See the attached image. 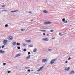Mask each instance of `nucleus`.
<instances>
[{
  "label": "nucleus",
  "instance_id": "f257e3e1",
  "mask_svg": "<svg viewBox=\"0 0 75 75\" xmlns=\"http://www.w3.org/2000/svg\"><path fill=\"white\" fill-rule=\"evenodd\" d=\"M57 59H54L51 60V61L50 64H54V63L55 62H54V61H57Z\"/></svg>",
  "mask_w": 75,
  "mask_h": 75
},
{
  "label": "nucleus",
  "instance_id": "f03ea898",
  "mask_svg": "<svg viewBox=\"0 0 75 75\" xmlns=\"http://www.w3.org/2000/svg\"><path fill=\"white\" fill-rule=\"evenodd\" d=\"M7 42H8V41L6 40H5L3 41V43L4 45H6L7 44Z\"/></svg>",
  "mask_w": 75,
  "mask_h": 75
},
{
  "label": "nucleus",
  "instance_id": "7ed1b4c3",
  "mask_svg": "<svg viewBox=\"0 0 75 75\" xmlns=\"http://www.w3.org/2000/svg\"><path fill=\"white\" fill-rule=\"evenodd\" d=\"M8 40H9L11 41L13 39V36H10L8 38Z\"/></svg>",
  "mask_w": 75,
  "mask_h": 75
},
{
  "label": "nucleus",
  "instance_id": "20e7f679",
  "mask_svg": "<svg viewBox=\"0 0 75 75\" xmlns=\"http://www.w3.org/2000/svg\"><path fill=\"white\" fill-rule=\"evenodd\" d=\"M47 61H48V59H46L42 60V62H43V63L46 62Z\"/></svg>",
  "mask_w": 75,
  "mask_h": 75
},
{
  "label": "nucleus",
  "instance_id": "39448f33",
  "mask_svg": "<svg viewBox=\"0 0 75 75\" xmlns=\"http://www.w3.org/2000/svg\"><path fill=\"white\" fill-rule=\"evenodd\" d=\"M44 24H51V22H46L44 23Z\"/></svg>",
  "mask_w": 75,
  "mask_h": 75
},
{
  "label": "nucleus",
  "instance_id": "423d86ee",
  "mask_svg": "<svg viewBox=\"0 0 75 75\" xmlns=\"http://www.w3.org/2000/svg\"><path fill=\"white\" fill-rule=\"evenodd\" d=\"M65 71H68L69 69H70V67H69L67 69V67L65 68Z\"/></svg>",
  "mask_w": 75,
  "mask_h": 75
},
{
  "label": "nucleus",
  "instance_id": "0eeeda50",
  "mask_svg": "<svg viewBox=\"0 0 75 75\" xmlns=\"http://www.w3.org/2000/svg\"><path fill=\"white\" fill-rule=\"evenodd\" d=\"M42 40H43V41H48V38H45L42 39Z\"/></svg>",
  "mask_w": 75,
  "mask_h": 75
},
{
  "label": "nucleus",
  "instance_id": "6e6552de",
  "mask_svg": "<svg viewBox=\"0 0 75 75\" xmlns=\"http://www.w3.org/2000/svg\"><path fill=\"white\" fill-rule=\"evenodd\" d=\"M31 57V55H29L27 56V57L25 59L26 60H28V59H30V58Z\"/></svg>",
  "mask_w": 75,
  "mask_h": 75
},
{
  "label": "nucleus",
  "instance_id": "1a4fd4ad",
  "mask_svg": "<svg viewBox=\"0 0 75 75\" xmlns=\"http://www.w3.org/2000/svg\"><path fill=\"white\" fill-rule=\"evenodd\" d=\"M6 52L3 50H0V53L1 54H4Z\"/></svg>",
  "mask_w": 75,
  "mask_h": 75
},
{
  "label": "nucleus",
  "instance_id": "9d476101",
  "mask_svg": "<svg viewBox=\"0 0 75 75\" xmlns=\"http://www.w3.org/2000/svg\"><path fill=\"white\" fill-rule=\"evenodd\" d=\"M44 68V67L43 66H42V67L40 68L37 71L38 72H39V71H40V70H42V68Z\"/></svg>",
  "mask_w": 75,
  "mask_h": 75
},
{
  "label": "nucleus",
  "instance_id": "9b49d317",
  "mask_svg": "<svg viewBox=\"0 0 75 75\" xmlns=\"http://www.w3.org/2000/svg\"><path fill=\"white\" fill-rule=\"evenodd\" d=\"M21 54L20 53L18 54H16V55L15 56V58H17V57H20V56Z\"/></svg>",
  "mask_w": 75,
  "mask_h": 75
},
{
  "label": "nucleus",
  "instance_id": "f8f14e48",
  "mask_svg": "<svg viewBox=\"0 0 75 75\" xmlns=\"http://www.w3.org/2000/svg\"><path fill=\"white\" fill-rule=\"evenodd\" d=\"M37 51V49L35 48L34 49L33 51V52H35Z\"/></svg>",
  "mask_w": 75,
  "mask_h": 75
},
{
  "label": "nucleus",
  "instance_id": "ddd939ff",
  "mask_svg": "<svg viewBox=\"0 0 75 75\" xmlns=\"http://www.w3.org/2000/svg\"><path fill=\"white\" fill-rule=\"evenodd\" d=\"M43 11L44 13H45V14L48 13V11L45 10Z\"/></svg>",
  "mask_w": 75,
  "mask_h": 75
},
{
  "label": "nucleus",
  "instance_id": "4468645a",
  "mask_svg": "<svg viewBox=\"0 0 75 75\" xmlns=\"http://www.w3.org/2000/svg\"><path fill=\"white\" fill-rule=\"evenodd\" d=\"M16 42H13L12 43V45H14L15 46L16 45Z\"/></svg>",
  "mask_w": 75,
  "mask_h": 75
},
{
  "label": "nucleus",
  "instance_id": "2eb2a0df",
  "mask_svg": "<svg viewBox=\"0 0 75 75\" xmlns=\"http://www.w3.org/2000/svg\"><path fill=\"white\" fill-rule=\"evenodd\" d=\"M59 35L60 36H63V35H64V34H62L61 33H59Z\"/></svg>",
  "mask_w": 75,
  "mask_h": 75
},
{
  "label": "nucleus",
  "instance_id": "dca6fc26",
  "mask_svg": "<svg viewBox=\"0 0 75 75\" xmlns=\"http://www.w3.org/2000/svg\"><path fill=\"white\" fill-rule=\"evenodd\" d=\"M26 42L27 43H28L29 42H31V40H28L26 41Z\"/></svg>",
  "mask_w": 75,
  "mask_h": 75
},
{
  "label": "nucleus",
  "instance_id": "f3484780",
  "mask_svg": "<svg viewBox=\"0 0 75 75\" xmlns=\"http://www.w3.org/2000/svg\"><path fill=\"white\" fill-rule=\"evenodd\" d=\"M16 45H18V46H19V45H20V43L17 42L16 43Z\"/></svg>",
  "mask_w": 75,
  "mask_h": 75
},
{
  "label": "nucleus",
  "instance_id": "a211bd4d",
  "mask_svg": "<svg viewBox=\"0 0 75 75\" xmlns=\"http://www.w3.org/2000/svg\"><path fill=\"white\" fill-rule=\"evenodd\" d=\"M29 47H30L31 48H32V47H33V45H29Z\"/></svg>",
  "mask_w": 75,
  "mask_h": 75
},
{
  "label": "nucleus",
  "instance_id": "6ab92c4d",
  "mask_svg": "<svg viewBox=\"0 0 75 75\" xmlns=\"http://www.w3.org/2000/svg\"><path fill=\"white\" fill-rule=\"evenodd\" d=\"M74 71L73 70L72 71H71L70 74H74Z\"/></svg>",
  "mask_w": 75,
  "mask_h": 75
},
{
  "label": "nucleus",
  "instance_id": "aec40b11",
  "mask_svg": "<svg viewBox=\"0 0 75 75\" xmlns=\"http://www.w3.org/2000/svg\"><path fill=\"white\" fill-rule=\"evenodd\" d=\"M62 21L63 22H65V18H63L62 20Z\"/></svg>",
  "mask_w": 75,
  "mask_h": 75
},
{
  "label": "nucleus",
  "instance_id": "412c9836",
  "mask_svg": "<svg viewBox=\"0 0 75 75\" xmlns=\"http://www.w3.org/2000/svg\"><path fill=\"white\" fill-rule=\"evenodd\" d=\"M25 29H22L21 30V31H25Z\"/></svg>",
  "mask_w": 75,
  "mask_h": 75
},
{
  "label": "nucleus",
  "instance_id": "4be33fe9",
  "mask_svg": "<svg viewBox=\"0 0 75 75\" xmlns=\"http://www.w3.org/2000/svg\"><path fill=\"white\" fill-rule=\"evenodd\" d=\"M42 29H43V30H47V29H48L47 28H42Z\"/></svg>",
  "mask_w": 75,
  "mask_h": 75
},
{
  "label": "nucleus",
  "instance_id": "5701e85b",
  "mask_svg": "<svg viewBox=\"0 0 75 75\" xmlns=\"http://www.w3.org/2000/svg\"><path fill=\"white\" fill-rule=\"evenodd\" d=\"M27 72H31V70H30V69H28L27 70Z\"/></svg>",
  "mask_w": 75,
  "mask_h": 75
},
{
  "label": "nucleus",
  "instance_id": "b1692460",
  "mask_svg": "<svg viewBox=\"0 0 75 75\" xmlns=\"http://www.w3.org/2000/svg\"><path fill=\"white\" fill-rule=\"evenodd\" d=\"M8 26V25L7 24H6L5 25V27H7Z\"/></svg>",
  "mask_w": 75,
  "mask_h": 75
},
{
  "label": "nucleus",
  "instance_id": "393cba45",
  "mask_svg": "<svg viewBox=\"0 0 75 75\" xmlns=\"http://www.w3.org/2000/svg\"><path fill=\"white\" fill-rule=\"evenodd\" d=\"M28 55H30V54H31V52H29L28 53Z\"/></svg>",
  "mask_w": 75,
  "mask_h": 75
},
{
  "label": "nucleus",
  "instance_id": "a878e982",
  "mask_svg": "<svg viewBox=\"0 0 75 75\" xmlns=\"http://www.w3.org/2000/svg\"><path fill=\"white\" fill-rule=\"evenodd\" d=\"M3 65H4V66L6 65V63H3Z\"/></svg>",
  "mask_w": 75,
  "mask_h": 75
},
{
  "label": "nucleus",
  "instance_id": "bb28decb",
  "mask_svg": "<svg viewBox=\"0 0 75 75\" xmlns=\"http://www.w3.org/2000/svg\"><path fill=\"white\" fill-rule=\"evenodd\" d=\"M42 31H45V32H46V30H40Z\"/></svg>",
  "mask_w": 75,
  "mask_h": 75
},
{
  "label": "nucleus",
  "instance_id": "cd10ccee",
  "mask_svg": "<svg viewBox=\"0 0 75 75\" xmlns=\"http://www.w3.org/2000/svg\"><path fill=\"white\" fill-rule=\"evenodd\" d=\"M27 51V49H23V51H24L25 52V51Z\"/></svg>",
  "mask_w": 75,
  "mask_h": 75
},
{
  "label": "nucleus",
  "instance_id": "c85d7f7f",
  "mask_svg": "<svg viewBox=\"0 0 75 75\" xmlns=\"http://www.w3.org/2000/svg\"><path fill=\"white\" fill-rule=\"evenodd\" d=\"M17 49H18V50H20V47H17Z\"/></svg>",
  "mask_w": 75,
  "mask_h": 75
},
{
  "label": "nucleus",
  "instance_id": "c756f323",
  "mask_svg": "<svg viewBox=\"0 0 75 75\" xmlns=\"http://www.w3.org/2000/svg\"><path fill=\"white\" fill-rule=\"evenodd\" d=\"M71 59V57H69V58L68 59V60L69 61V60H70V59Z\"/></svg>",
  "mask_w": 75,
  "mask_h": 75
},
{
  "label": "nucleus",
  "instance_id": "7c9ffc66",
  "mask_svg": "<svg viewBox=\"0 0 75 75\" xmlns=\"http://www.w3.org/2000/svg\"><path fill=\"white\" fill-rule=\"evenodd\" d=\"M11 73V71H8V74H10V73Z\"/></svg>",
  "mask_w": 75,
  "mask_h": 75
},
{
  "label": "nucleus",
  "instance_id": "2f4dec72",
  "mask_svg": "<svg viewBox=\"0 0 75 75\" xmlns=\"http://www.w3.org/2000/svg\"><path fill=\"white\" fill-rule=\"evenodd\" d=\"M5 46L4 45L2 46L1 47L2 48H4V47Z\"/></svg>",
  "mask_w": 75,
  "mask_h": 75
},
{
  "label": "nucleus",
  "instance_id": "473e14b6",
  "mask_svg": "<svg viewBox=\"0 0 75 75\" xmlns=\"http://www.w3.org/2000/svg\"><path fill=\"white\" fill-rule=\"evenodd\" d=\"M26 45V44H23V47H25V46Z\"/></svg>",
  "mask_w": 75,
  "mask_h": 75
},
{
  "label": "nucleus",
  "instance_id": "72a5a7b5",
  "mask_svg": "<svg viewBox=\"0 0 75 75\" xmlns=\"http://www.w3.org/2000/svg\"><path fill=\"white\" fill-rule=\"evenodd\" d=\"M65 64H67V63H68V61H66L65 62Z\"/></svg>",
  "mask_w": 75,
  "mask_h": 75
},
{
  "label": "nucleus",
  "instance_id": "f704fd0d",
  "mask_svg": "<svg viewBox=\"0 0 75 75\" xmlns=\"http://www.w3.org/2000/svg\"><path fill=\"white\" fill-rule=\"evenodd\" d=\"M28 68H29V67H25V68H26V69H28Z\"/></svg>",
  "mask_w": 75,
  "mask_h": 75
},
{
  "label": "nucleus",
  "instance_id": "c9c22d12",
  "mask_svg": "<svg viewBox=\"0 0 75 75\" xmlns=\"http://www.w3.org/2000/svg\"><path fill=\"white\" fill-rule=\"evenodd\" d=\"M54 32V30H52L50 31V32H51L52 33V32Z\"/></svg>",
  "mask_w": 75,
  "mask_h": 75
},
{
  "label": "nucleus",
  "instance_id": "e433bc0d",
  "mask_svg": "<svg viewBox=\"0 0 75 75\" xmlns=\"http://www.w3.org/2000/svg\"><path fill=\"white\" fill-rule=\"evenodd\" d=\"M2 7H6V6H5L4 5L3 6H2Z\"/></svg>",
  "mask_w": 75,
  "mask_h": 75
},
{
  "label": "nucleus",
  "instance_id": "4c0bfd02",
  "mask_svg": "<svg viewBox=\"0 0 75 75\" xmlns=\"http://www.w3.org/2000/svg\"><path fill=\"white\" fill-rule=\"evenodd\" d=\"M11 12H12V13H14L15 12V11H11Z\"/></svg>",
  "mask_w": 75,
  "mask_h": 75
},
{
  "label": "nucleus",
  "instance_id": "58836bf2",
  "mask_svg": "<svg viewBox=\"0 0 75 75\" xmlns=\"http://www.w3.org/2000/svg\"><path fill=\"white\" fill-rule=\"evenodd\" d=\"M48 51H51V49H48Z\"/></svg>",
  "mask_w": 75,
  "mask_h": 75
},
{
  "label": "nucleus",
  "instance_id": "ea45409f",
  "mask_svg": "<svg viewBox=\"0 0 75 75\" xmlns=\"http://www.w3.org/2000/svg\"><path fill=\"white\" fill-rule=\"evenodd\" d=\"M18 11V10H15V12H17V11Z\"/></svg>",
  "mask_w": 75,
  "mask_h": 75
},
{
  "label": "nucleus",
  "instance_id": "a19ab883",
  "mask_svg": "<svg viewBox=\"0 0 75 75\" xmlns=\"http://www.w3.org/2000/svg\"><path fill=\"white\" fill-rule=\"evenodd\" d=\"M64 23H67V21H64Z\"/></svg>",
  "mask_w": 75,
  "mask_h": 75
},
{
  "label": "nucleus",
  "instance_id": "79ce46f5",
  "mask_svg": "<svg viewBox=\"0 0 75 75\" xmlns=\"http://www.w3.org/2000/svg\"><path fill=\"white\" fill-rule=\"evenodd\" d=\"M55 37H53L52 38V39H55Z\"/></svg>",
  "mask_w": 75,
  "mask_h": 75
},
{
  "label": "nucleus",
  "instance_id": "37998d69",
  "mask_svg": "<svg viewBox=\"0 0 75 75\" xmlns=\"http://www.w3.org/2000/svg\"><path fill=\"white\" fill-rule=\"evenodd\" d=\"M43 35H45V33H43Z\"/></svg>",
  "mask_w": 75,
  "mask_h": 75
},
{
  "label": "nucleus",
  "instance_id": "c03bdc74",
  "mask_svg": "<svg viewBox=\"0 0 75 75\" xmlns=\"http://www.w3.org/2000/svg\"><path fill=\"white\" fill-rule=\"evenodd\" d=\"M2 11H7V10H2Z\"/></svg>",
  "mask_w": 75,
  "mask_h": 75
},
{
  "label": "nucleus",
  "instance_id": "a18cd8bd",
  "mask_svg": "<svg viewBox=\"0 0 75 75\" xmlns=\"http://www.w3.org/2000/svg\"><path fill=\"white\" fill-rule=\"evenodd\" d=\"M28 13H32V12L30 11L28 12Z\"/></svg>",
  "mask_w": 75,
  "mask_h": 75
},
{
  "label": "nucleus",
  "instance_id": "49530a36",
  "mask_svg": "<svg viewBox=\"0 0 75 75\" xmlns=\"http://www.w3.org/2000/svg\"><path fill=\"white\" fill-rule=\"evenodd\" d=\"M35 74V75L37 74H38V73H36V74Z\"/></svg>",
  "mask_w": 75,
  "mask_h": 75
},
{
  "label": "nucleus",
  "instance_id": "de8ad7c7",
  "mask_svg": "<svg viewBox=\"0 0 75 75\" xmlns=\"http://www.w3.org/2000/svg\"><path fill=\"white\" fill-rule=\"evenodd\" d=\"M31 72H33V71H34V70H31Z\"/></svg>",
  "mask_w": 75,
  "mask_h": 75
},
{
  "label": "nucleus",
  "instance_id": "09e8293b",
  "mask_svg": "<svg viewBox=\"0 0 75 75\" xmlns=\"http://www.w3.org/2000/svg\"><path fill=\"white\" fill-rule=\"evenodd\" d=\"M31 21H32V22L33 21V20H31Z\"/></svg>",
  "mask_w": 75,
  "mask_h": 75
},
{
  "label": "nucleus",
  "instance_id": "8fccbe9b",
  "mask_svg": "<svg viewBox=\"0 0 75 75\" xmlns=\"http://www.w3.org/2000/svg\"><path fill=\"white\" fill-rule=\"evenodd\" d=\"M47 36H48L49 35V34H47Z\"/></svg>",
  "mask_w": 75,
  "mask_h": 75
},
{
  "label": "nucleus",
  "instance_id": "3c124183",
  "mask_svg": "<svg viewBox=\"0 0 75 75\" xmlns=\"http://www.w3.org/2000/svg\"><path fill=\"white\" fill-rule=\"evenodd\" d=\"M69 54V53H68L67 54H66L67 55H68V54Z\"/></svg>",
  "mask_w": 75,
  "mask_h": 75
},
{
  "label": "nucleus",
  "instance_id": "603ef678",
  "mask_svg": "<svg viewBox=\"0 0 75 75\" xmlns=\"http://www.w3.org/2000/svg\"><path fill=\"white\" fill-rule=\"evenodd\" d=\"M26 13H28V12H26Z\"/></svg>",
  "mask_w": 75,
  "mask_h": 75
},
{
  "label": "nucleus",
  "instance_id": "864d4df0",
  "mask_svg": "<svg viewBox=\"0 0 75 75\" xmlns=\"http://www.w3.org/2000/svg\"><path fill=\"white\" fill-rule=\"evenodd\" d=\"M46 2H47V1H45Z\"/></svg>",
  "mask_w": 75,
  "mask_h": 75
},
{
  "label": "nucleus",
  "instance_id": "5fc2aeb1",
  "mask_svg": "<svg viewBox=\"0 0 75 75\" xmlns=\"http://www.w3.org/2000/svg\"><path fill=\"white\" fill-rule=\"evenodd\" d=\"M34 60H35V59H34Z\"/></svg>",
  "mask_w": 75,
  "mask_h": 75
},
{
  "label": "nucleus",
  "instance_id": "6e6d98bb",
  "mask_svg": "<svg viewBox=\"0 0 75 75\" xmlns=\"http://www.w3.org/2000/svg\"><path fill=\"white\" fill-rule=\"evenodd\" d=\"M25 75H27V74H26Z\"/></svg>",
  "mask_w": 75,
  "mask_h": 75
}]
</instances>
